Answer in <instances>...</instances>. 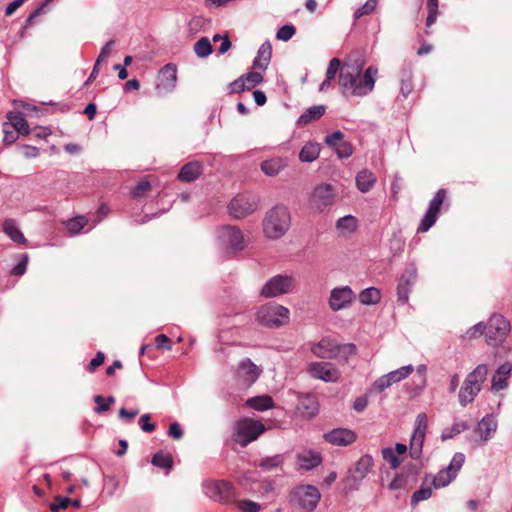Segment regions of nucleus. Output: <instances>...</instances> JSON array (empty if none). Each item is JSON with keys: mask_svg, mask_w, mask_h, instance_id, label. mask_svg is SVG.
Wrapping results in <instances>:
<instances>
[{"mask_svg": "<svg viewBox=\"0 0 512 512\" xmlns=\"http://www.w3.org/2000/svg\"><path fill=\"white\" fill-rule=\"evenodd\" d=\"M414 368L412 365L403 366L397 370H394L388 374H386L391 382V384L400 382L402 379L407 378L412 372Z\"/></svg>", "mask_w": 512, "mask_h": 512, "instance_id": "nucleus-44", "label": "nucleus"}, {"mask_svg": "<svg viewBox=\"0 0 512 512\" xmlns=\"http://www.w3.org/2000/svg\"><path fill=\"white\" fill-rule=\"evenodd\" d=\"M194 51L198 57L204 58L213 52V48L209 39L202 37L194 44Z\"/></svg>", "mask_w": 512, "mask_h": 512, "instance_id": "nucleus-42", "label": "nucleus"}, {"mask_svg": "<svg viewBox=\"0 0 512 512\" xmlns=\"http://www.w3.org/2000/svg\"><path fill=\"white\" fill-rule=\"evenodd\" d=\"M308 371L313 378L321 379L325 382H336L340 377V372L333 364L328 362L311 363Z\"/></svg>", "mask_w": 512, "mask_h": 512, "instance_id": "nucleus-15", "label": "nucleus"}, {"mask_svg": "<svg viewBox=\"0 0 512 512\" xmlns=\"http://www.w3.org/2000/svg\"><path fill=\"white\" fill-rule=\"evenodd\" d=\"M247 90L255 88L263 82V76L259 72L252 71L242 75Z\"/></svg>", "mask_w": 512, "mask_h": 512, "instance_id": "nucleus-47", "label": "nucleus"}, {"mask_svg": "<svg viewBox=\"0 0 512 512\" xmlns=\"http://www.w3.org/2000/svg\"><path fill=\"white\" fill-rule=\"evenodd\" d=\"M151 463L154 466L163 468V469H171L173 466V458L170 454H165L163 452H157L152 457Z\"/></svg>", "mask_w": 512, "mask_h": 512, "instance_id": "nucleus-43", "label": "nucleus"}, {"mask_svg": "<svg viewBox=\"0 0 512 512\" xmlns=\"http://www.w3.org/2000/svg\"><path fill=\"white\" fill-rule=\"evenodd\" d=\"M467 429V424L463 421L456 422L452 425L450 429H446L442 434V439H450L454 437L455 435L463 432Z\"/></svg>", "mask_w": 512, "mask_h": 512, "instance_id": "nucleus-53", "label": "nucleus"}, {"mask_svg": "<svg viewBox=\"0 0 512 512\" xmlns=\"http://www.w3.org/2000/svg\"><path fill=\"white\" fill-rule=\"evenodd\" d=\"M341 67V61L338 58H333L330 60L328 68L326 70V82H331L336 76V74L340 71Z\"/></svg>", "mask_w": 512, "mask_h": 512, "instance_id": "nucleus-52", "label": "nucleus"}, {"mask_svg": "<svg viewBox=\"0 0 512 512\" xmlns=\"http://www.w3.org/2000/svg\"><path fill=\"white\" fill-rule=\"evenodd\" d=\"M177 81V68L173 64H167L159 71L156 86H155V94L157 97H163L169 93H171Z\"/></svg>", "mask_w": 512, "mask_h": 512, "instance_id": "nucleus-11", "label": "nucleus"}, {"mask_svg": "<svg viewBox=\"0 0 512 512\" xmlns=\"http://www.w3.org/2000/svg\"><path fill=\"white\" fill-rule=\"evenodd\" d=\"M272 56V45L269 41L264 42L257 53L256 58L253 61V68L259 70H266Z\"/></svg>", "mask_w": 512, "mask_h": 512, "instance_id": "nucleus-25", "label": "nucleus"}, {"mask_svg": "<svg viewBox=\"0 0 512 512\" xmlns=\"http://www.w3.org/2000/svg\"><path fill=\"white\" fill-rule=\"evenodd\" d=\"M432 496L430 487L421 488L415 491L411 497V505L415 507L420 501L427 500Z\"/></svg>", "mask_w": 512, "mask_h": 512, "instance_id": "nucleus-51", "label": "nucleus"}, {"mask_svg": "<svg viewBox=\"0 0 512 512\" xmlns=\"http://www.w3.org/2000/svg\"><path fill=\"white\" fill-rule=\"evenodd\" d=\"M480 391L481 389L478 386L469 385L464 381L458 395L460 404L465 407L469 403H472Z\"/></svg>", "mask_w": 512, "mask_h": 512, "instance_id": "nucleus-30", "label": "nucleus"}, {"mask_svg": "<svg viewBox=\"0 0 512 512\" xmlns=\"http://www.w3.org/2000/svg\"><path fill=\"white\" fill-rule=\"evenodd\" d=\"M297 409L303 416H315L318 413V401L312 394L301 395L298 398Z\"/></svg>", "mask_w": 512, "mask_h": 512, "instance_id": "nucleus-22", "label": "nucleus"}, {"mask_svg": "<svg viewBox=\"0 0 512 512\" xmlns=\"http://www.w3.org/2000/svg\"><path fill=\"white\" fill-rule=\"evenodd\" d=\"M87 220L83 216H78L72 219L67 220L64 225L67 233L70 236H74L79 234L83 228L86 226Z\"/></svg>", "mask_w": 512, "mask_h": 512, "instance_id": "nucleus-37", "label": "nucleus"}, {"mask_svg": "<svg viewBox=\"0 0 512 512\" xmlns=\"http://www.w3.org/2000/svg\"><path fill=\"white\" fill-rule=\"evenodd\" d=\"M155 345L159 349H172L171 340L165 334H159L155 337Z\"/></svg>", "mask_w": 512, "mask_h": 512, "instance_id": "nucleus-61", "label": "nucleus"}, {"mask_svg": "<svg viewBox=\"0 0 512 512\" xmlns=\"http://www.w3.org/2000/svg\"><path fill=\"white\" fill-rule=\"evenodd\" d=\"M380 291L375 287L364 289L359 294V300L364 305L376 304L380 301Z\"/></svg>", "mask_w": 512, "mask_h": 512, "instance_id": "nucleus-39", "label": "nucleus"}, {"mask_svg": "<svg viewBox=\"0 0 512 512\" xmlns=\"http://www.w3.org/2000/svg\"><path fill=\"white\" fill-rule=\"evenodd\" d=\"M294 286L295 280L293 277L287 275H276L266 282L260 292V295L265 298L277 297L291 292Z\"/></svg>", "mask_w": 512, "mask_h": 512, "instance_id": "nucleus-8", "label": "nucleus"}, {"mask_svg": "<svg viewBox=\"0 0 512 512\" xmlns=\"http://www.w3.org/2000/svg\"><path fill=\"white\" fill-rule=\"evenodd\" d=\"M497 424L492 417L486 416L478 424V431L484 440L491 437V433L496 430Z\"/></svg>", "mask_w": 512, "mask_h": 512, "instance_id": "nucleus-38", "label": "nucleus"}, {"mask_svg": "<svg viewBox=\"0 0 512 512\" xmlns=\"http://www.w3.org/2000/svg\"><path fill=\"white\" fill-rule=\"evenodd\" d=\"M22 155L27 159L36 158L39 155V149L31 145H22L19 147Z\"/></svg>", "mask_w": 512, "mask_h": 512, "instance_id": "nucleus-62", "label": "nucleus"}, {"mask_svg": "<svg viewBox=\"0 0 512 512\" xmlns=\"http://www.w3.org/2000/svg\"><path fill=\"white\" fill-rule=\"evenodd\" d=\"M416 279L415 271H407L399 280L397 286L398 301L405 303L409 298V288L414 284Z\"/></svg>", "mask_w": 512, "mask_h": 512, "instance_id": "nucleus-24", "label": "nucleus"}, {"mask_svg": "<svg viewBox=\"0 0 512 512\" xmlns=\"http://www.w3.org/2000/svg\"><path fill=\"white\" fill-rule=\"evenodd\" d=\"M27 264H28V254H21L20 261L18 262L17 265H15L12 268L11 274L16 275V276H22L26 272Z\"/></svg>", "mask_w": 512, "mask_h": 512, "instance_id": "nucleus-59", "label": "nucleus"}, {"mask_svg": "<svg viewBox=\"0 0 512 512\" xmlns=\"http://www.w3.org/2000/svg\"><path fill=\"white\" fill-rule=\"evenodd\" d=\"M382 456L384 460L390 463L391 468L396 469L400 466L401 461L397 457V455L394 453V451L391 448H384L382 450Z\"/></svg>", "mask_w": 512, "mask_h": 512, "instance_id": "nucleus-56", "label": "nucleus"}, {"mask_svg": "<svg viewBox=\"0 0 512 512\" xmlns=\"http://www.w3.org/2000/svg\"><path fill=\"white\" fill-rule=\"evenodd\" d=\"M264 431L265 426L260 421L245 418L235 424L233 440L245 447L256 440Z\"/></svg>", "mask_w": 512, "mask_h": 512, "instance_id": "nucleus-4", "label": "nucleus"}, {"mask_svg": "<svg viewBox=\"0 0 512 512\" xmlns=\"http://www.w3.org/2000/svg\"><path fill=\"white\" fill-rule=\"evenodd\" d=\"M300 467L304 470H311L322 462V457L317 452H309L298 457Z\"/></svg>", "mask_w": 512, "mask_h": 512, "instance_id": "nucleus-36", "label": "nucleus"}, {"mask_svg": "<svg viewBox=\"0 0 512 512\" xmlns=\"http://www.w3.org/2000/svg\"><path fill=\"white\" fill-rule=\"evenodd\" d=\"M324 439L332 445L347 446L356 441L357 435L350 429L335 428L325 433Z\"/></svg>", "mask_w": 512, "mask_h": 512, "instance_id": "nucleus-19", "label": "nucleus"}, {"mask_svg": "<svg viewBox=\"0 0 512 512\" xmlns=\"http://www.w3.org/2000/svg\"><path fill=\"white\" fill-rule=\"evenodd\" d=\"M427 426V415L419 413L415 419L414 432L410 441V456L413 459H418L422 453Z\"/></svg>", "mask_w": 512, "mask_h": 512, "instance_id": "nucleus-12", "label": "nucleus"}, {"mask_svg": "<svg viewBox=\"0 0 512 512\" xmlns=\"http://www.w3.org/2000/svg\"><path fill=\"white\" fill-rule=\"evenodd\" d=\"M377 6V0H367L363 6H361L357 11L355 12V18L359 19L364 15H368L372 13Z\"/></svg>", "mask_w": 512, "mask_h": 512, "instance_id": "nucleus-55", "label": "nucleus"}, {"mask_svg": "<svg viewBox=\"0 0 512 512\" xmlns=\"http://www.w3.org/2000/svg\"><path fill=\"white\" fill-rule=\"evenodd\" d=\"M71 505L78 507L79 501L64 496H57L50 504V509L52 512H59L61 509H67Z\"/></svg>", "mask_w": 512, "mask_h": 512, "instance_id": "nucleus-41", "label": "nucleus"}, {"mask_svg": "<svg viewBox=\"0 0 512 512\" xmlns=\"http://www.w3.org/2000/svg\"><path fill=\"white\" fill-rule=\"evenodd\" d=\"M289 315L288 308L276 303H268L258 310L257 320L266 327H279L288 323Z\"/></svg>", "mask_w": 512, "mask_h": 512, "instance_id": "nucleus-3", "label": "nucleus"}, {"mask_svg": "<svg viewBox=\"0 0 512 512\" xmlns=\"http://www.w3.org/2000/svg\"><path fill=\"white\" fill-rule=\"evenodd\" d=\"M426 8L428 11V16L426 18V26L431 27L438 15V0H427L426 2Z\"/></svg>", "mask_w": 512, "mask_h": 512, "instance_id": "nucleus-49", "label": "nucleus"}, {"mask_svg": "<svg viewBox=\"0 0 512 512\" xmlns=\"http://www.w3.org/2000/svg\"><path fill=\"white\" fill-rule=\"evenodd\" d=\"M221 247L228 253L241 251L245 248L242 231L236 226H223L218 230Z\"/></svg>", "mask_w": 512, "mask_h": 512, "instance_id": "nucleus-5", "label": "nucleus"}, {"mask_svg": "<svg viewBox=\"0 0 512 512\" xmlns=\"http://www.w3.org/2000/svg\"><path fill=\"white\" fill-rule=\"evenodd\" d=\"M215 494L212 495L215 499L221 501H228L234 497V489L231 483L227 481H217L214 483Z\"/></svg>", "mask_w": 512, "mask_h": 512, "instance_id": "nucleus-28", "label": "nucleus"}, {"mask_svg": "<svg viewBox=\"0 0 512 512\" xmlns=\"http://www.w3.org/2000/svg\"><path fill=\"white\" fill-rule=\"evenodd\" d=\"M283 463V459L281 455H274L270 457L262 458L259 462V467L264 470H271L279 467Z\"/></svg>", "mask_w": 512, "mask_h": 512, "instance_id": "nucleus-50", "label": "nucleus"}, {"mask_svg": "<svg viewBox=\"0 0 512 512\" xmlns=\"http://www.w3.org/2000/svg\"><path fill=\"white\" fill-rule=\"evenodd\" d=\"M375 182L376 177L370 170L367 169L361 170L356 176L357 188L363 193L368 192L373 187Z\"/></svg>", "mask_w": 512, "mask_h": 512, "instance_id": "nucleus-27", "label": "nucleus"}, {"mask_svg": "<svg viewBox=\"0 0 512 512\" xmlns=\"http://www.w3.org/2000/svg\"><path fill=\"white\" fill-rule=\"evenodd\" d=\"M238 507L243 512H259L260 510L259 504L250 500L240 501Z\"/></svg>", "mask_w": 512, "mask_h": 512, "instance_id": "nucleus-60", "label": "nucleus"}, {"mask_svg": "<svg viewBox=\"0 0 512 512\" xmlns=\"http://www.w3.org/2000/svg\"><path fill=\"white\" fill-rule=\"evenodd\" d=\"M7 119L6 123H10L21 135H28L30 133L28 122L21 113L9 112Z\"/></svg>", "mask_w": 512, "mask_h": 512, "instance_id": "nucleus-29", "label": "nucleus"}, {"mask_svg": "<svg viewBox=\"0 0 512 512\" xmlns=\"http://www.w3.org/2000/svg\"><path fill=\"white\" fill-rule=\"evenodd\" d=\"M325 143L335 150L339 158H348L353 153L352 145L344 141V134L339 130L327 136Z\"/></svg>", "mask_w": 512, "mask_h": 512, "instance_id": "nucleus-18", "label": "nucleus"}, {"mask_svg": "<svg viewBox=\"0 0 512 512\" xmlns=\"http://www.w3.org/2000/svg\"><path fill=\"white\" fill-rule=\"evenodd\" d=\"M325 113V106L316 105L308 108L299 118L298 124L306 125L313 120H317L323 116Z\"/></svg>", "mask_w": 512, "mask_h": 512, "instance_id": "nucleus-34", "label": "nucleus"}, {"mask_svg": "<svg viewBox=\"0 0 512 512\" xmlns=\"http://www.w3.org/2000/svg\"><path fill=\"white\" fill-rule=\"evenodd\" d=\"M2 129L4 133L3 143L7 146L13 144L20 135V133L14 129L10 123L4 122Z\"/></svg>", "mask_w": 512, "mask_h": 512, "instance_id": "nucleus-48", "label": "nucleus"}, {"mask_svg": "<svg viewBox=\"0 0 512 512\" xmlns=\"http://www.w3.org/2000/svg\"><path fill=\"white\" fill-rule=\"evenodd\" d=\"M482 334L486 336V325L483 323H478L467 331L468 338L470 339L476 338Z\"/></svg>", "mask_w": 512, "mask_h": 512, "instance_id": "nucleus-64", "label": "nucleus"}, {"mask_svg": "<svg viewBox=\"0 0 512 512\" xmlns=\"http://www.w3.org/2000/svg\"><path fill=\"white\" fill-rule=\"evenodd\" d=\"M246 405L258 411H264L273 407V399L269 395L256 396L248 399Z\"/></svg>", "mask_w": 512, "mask_h": 512, "instance_id": "nucleus-35", "label": "nucleus"}, {"mask_svg": "<svg viewBox=\"0 0 512 512\" xmlns=\"http://www.w3.org/2000/svg\"><path fill=\"white\" fill-rule=\"evenodd\" d=\"M320 498L319 490L313 485H300L291 493L292 501L307 511H313L317 507Z\"/></svg>", "mask_w": 512, "mask_h": 512, "instance_id": "nucleus-6", "label": "nucleus"}, {"mask_svg": "<svg viewBox=\"0 0 512 512\" xmlns=\"http://www.w3.org/2000/svg\"><path fill=\"white\" fill-rule=\"evenodd\" d=\"M151 190V184L148 180H141L133 189V196L135 198L144 197Z\"/></svg>", "mask_w": 512, "mask_h": 512, "instance_id": "nucleus-57", "label": "nucleus"}, {"mask_svg": "<svg viewBox=\"0 0 512 512\" xmlns=\"http://www.w3.org/2000/svg\"><path fill=\"white\" fill-rule=\"evenodd\" d=\"M373 458L370 455L362 456L355 464L352 471V477L355 481L363 480L370 472L373 466Z\"/></svg>", "mask_w": 512, "mask_h": 512, "instance_id": "nucleus-26", "label": "nucleus"}, {"mask_svg": "<svg viewBox=\"0 0 512 512\" xmlns=\"http://www.w3.org/2000/svg\"><path fill=\"white\" fill-rule=\"evenodd\" d=\"M339 75V85L343 93H350L353 96L362 97L369 94L375 85V78L378 74L376 66H369L361 75L365 61L362 58H348Z\"/></svg>", "mask_w": 512, "mask_h": 512, "instance_id": "nucleus-1", "label": "nucleus"}, {"mask_svg": "<svg viewBox=\"0 0 512 512\" xmlns=\"http://www.w3.org/2000/svg\"><path fill=\"white\" fill-rule=\"evenodd\" d=\"M488 368L485 364L478 365L464 380L469 385L478 386L481 389L482 383L486 380Z\"/></svg>", "mask_w": 512, "mask_h": 512, "instance_id": "nucleus-31", "label": "nucleus"}, {"mask_svg": "<svg viewBox=\"0 0 512 512\" xmlns=\"http://www.w3.org/2000/svg\"><path fill=\"white\" fill-rule=\"evenodd\" d=\"M486 325V342L496 346L502 342L510 330L509 322L500 314H493Z\"/></svg>", "mask_w": 512, "mask_h": 512, "instance_id": "nucleus-7", "label": "nucleus"}, {"mask_svg": "<svg viewBox=\"0 0 512 512\" xmlns=\"http://www.w3.org/2000/svg\"><path fill=\"white\" fill-rule=\"evenodd\" d=\"M264 235L272 240L283 237L290 228L291 215L284 205H276L267 211L263 219Z\"/></svg>", "mask_w": 512, "mask_h": 512, "instance_id": "nucleus-2", "label": "nucleus"}, {"mask_svg": "<svg viewBox=\"0 0 512 512\" xmlns=\"http://www.w3.org/2000/svg\"><path fill=\"white\" fill-rule=\"evenodd\" d=\"M287 165L288 163L285 158L274 157L262 161L260 164V169L265 175L269 177H275L281 171H283L287 167Z\"/></svg>", "mask_w": 512, "mask_h": 512, "instance_id": "nucleus-20", "label": "nucleus"}, {"mask_svg": "<svg viewBox=\"0 0 512 512\" xmlns=\"http://www.w3.org/2000/svg\"><path fill=\"white\" fill-rule=\"evenodd\" d=\"M400 89L404 97H407L413 90L412 72L410 67L403 69Z\"/></svg>", "mask_w": 512, "mask_h": 512, "instance_id": "nucleus-45", "label": "nucleus"}, {"mask_svg": "<svg viewBox=\"0 0 512 512\" xmlns=\"http://www.w3.org/2000/svg\"><path fill=\"white\" fill-rule=\"evenodd\" d=\"M5 233L16 243L24 244L26 239L14 220L8 219L3 223Z\"/></svg>", "mask_w": 512, "mask_h": 512, "instance_id": "nucleus-33", "label": "nucleus"}, {"mask_svg": "<svg viewBox=\"0 0 512 512\" xmlns=\"http://www.w3.org/2000/svg\"><path fill=\"white\" fill-rule=\"evenodd\" d=\"M295 32H296V29L294 26L284 25L277 31L276 37L279 40L288 41L293 37Z\"/></svg>", "mask_w": 512, "mask_h": 512, "instance_id": "nucleus-58", "label": "nucleus"}, {"mask_svg": "<svg viewBox=\"0 0 512 512\" xmlns=\"http://www.w3.org/2000/svg\"><path fill=\"white\" fill-rule=\"evenodd\" d=\"M391 382L387 375H384L380 378H378L374 384L373 388L378 392H383L385 389L389 388L391 386Z\"/></svg>", "mask_w": 512, "mask_h": 512, "instance_id": "nucleus-63", "label": "nucleus"}, {"mask_svg": "<svg viewBox=\"0 0 512 512\" xmlns=\"http://www.w3.org/2000/svg\"><path fill=\"white\" fill-rule=\"evenodd\" d=\"M334 196L335 194L331 185L321 184L314 189L311 195V205L313 208L322 211L324 208L332 205Z\"/></svg>", "mask_w": 512, "mask_h": 512, "instance_id": "nucleus-16", "label": "nucleus"}, {"mask_svg": "<svg viewBox=\"0 0 512 512\" xmlns=\"http://www.w3.org/2000/svg\"><path fill=\"white\" fill-rule=\"evenodd\" d=\"M261 370L248 358L242 360L236 372V376L239 381L249 387L251 386L260 376Z\"/></svg>", "mask_w": 512, "mask_h": 512, "instance_id": "nucleus-17", "label": "nucleus"}, {"mask_svg": "<svg viewBox=\"0 0 512 512\" xmlns=\"http://www.w3.org/2000/svg\"><path fill=\"white\" fill-rule=\"evenodd\" d=\"M355 298V293L349 286L334 288L330 293L329 307L333 311H339L348 307Z\"/></svg>", "mask_w": 512, "mask_h": 512, "instance_id": "nucleus-14", "label": "nucleus"}, {"mask_svg": "<svg viewBox=\"0 0 512 512\" xmlns=\"http://www.w3.org/2000/svg\"><path fill=\"white\" fill-rule=\"evenodd\" d=\"M447 196V191L443 188L439 189L429 203V208L422 218L418 228V233L427 232L436 222L441 206Z\"/></svg>", "mask_w": 512, "mask_h": 512, "instance_id": "nucleus-9", "label": "nucleus"}, {"mask_svg": "<svg viewBox=\"0 0 512 512\" xmlns=\"http://www.w3.org/2000/svg\"><path fill=\"white\" fill-rule=\"evenodd\" d=\"M341 350H345L348 353L353 354L356 352V346L353 344L339 346L335 341L323 338L311 348V351L315 356L323 359L335 358Z\"/></svg>", "mask_w": 512, "mask_h": 512, "instance_id": "nucleus-10", "label": "nucleus"}, {"mask_svg": "<svg viewBox=\"0 0 512 512\" xmlns=\"http://www.w3.org/2000/svg\"><path fill=\"white\" fill-rule=\"evenodd\" d=\"M465 461V456L464 454L462 453H456L450 464L448 465L447 469L452 473L454 474V476L456 477L457 475V472L461 469L463 463Z\"/></svg>", "mask_w": 512, "mask_h": 512, "instance_id": "nucleus-54", "label": "nucleus"}, {"mask_svg": "<svg viewBox=\"0 0 512 512\" xmlns=\"http://www.w3.org/2000/svg\"><path fill=\"white\" fill-rule=\"evenodd\" d=\"M455 478L447 468L441 470L433 479V485L436 488L447 486Z\"/></svg>", "mask_w": 512, "mask_h": 512, "instance_id": "nucleus-46", "label": "nucleus"}, {"mask_svg": "<svg viewBox=\"0 0 512 512\" xmlns=\"http://www.w3.org/2000/svg\"><path fill=\"white\" fill-rule=\"evenodd\" d=\"M203 167L198 161L185 164L179 171L177 178L183 182H192L202 174Z\"/></svg>", "mask_w": 512, "mask_h": 512, "instance_id": "nucleus-23", "label": "nucleus"}, {"mask_svg": "<svg viewBox=\"0 0 512 512\" xmlns=\"http://www.w3.org/2000/svg\"><path fill=\"white\" fill-rule=\"evenodd\" d=\"M358 221L352 215H346L340 218L336 223V228L342 233H351L356 230Z\"/></svg>", "mask_w": 512, "mask_h": 512, "instance_id": "nucleus-40", "label": "nucleus"}, {"mask_svg": "<svg viewBox=\"0 0 512 512\" xmlns=\"http://www.w3.org/2000/svg\"><path fill=\"white\" fill-rule=\"evenodd\" d=\"M256 208L257 200L255 197L245 195L236 196L229 204L230 214L237 219H242L252 214Z\"/></svg>", "mask_w": 512, "mask_h": 512, "instance_id": "nucleus-13", "label": "nucleus"}, {"mask_svg": "<svg viewBox=\"0 0 512 512\" xmlns=\"http://www.w3.org/2000/svg\"><path fill=\"white\" fill-rule=\"evenodd\" d=\"M512 371V365L508 362L502 364L493 375L492 390L495 392L501 391L508 386L507 380Z\"/></svg>", "mask_w": 512, "mask_h": 512, "instance_id": "nucleus-21", "label": "nucleus"}, {"mask_svg": "<svg viewBox=\"0 0 512 512\" xmlns=\"http://www.w3.org/2000/svg\"><path fill=\"white\" fill-rule=\"evenodd\" d=\"M320 154V146L318 143L315 142H308L306 143L300 153H299V159L302 162H313L318 158Z\"/></svg>", "mask_w": 512, "mask_h": 512, "instance_id": "nucleus-32", "label": "nucleus"}]
</instances>
